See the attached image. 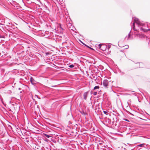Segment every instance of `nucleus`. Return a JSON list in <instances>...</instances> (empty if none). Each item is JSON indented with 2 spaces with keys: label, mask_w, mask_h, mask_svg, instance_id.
<instances>
[{
  "label": "nucleus",
  "mask_w": 150,
  "mask_h": 150,
  "mask_svg": "<svg viewBox=\"0 0 150 150\" xmlns=\"http://www.w3.org/2000/svg\"><path fill=\"white\" fill-rule=\"evenodd\" d=\"M43 135L45 136V137H47V138H49L50 137H51V136L49 135H48L47 134H45V133H44L43 134Z\"/></svg>",
  "instance_id": "nucleus-6"
},
{
  "label": "nucleus",
  "mask_w": 150,
  "mask_h": 150,
  "mask_svg": "<svg viewBox=\"0 0 150 150\" xmlns=\"http://www.w3.org/2000/svg\"><path fill=\"white\" fill-rule=\"evenodd\" d=\"M97 93L96 92H95L93 93V95L95 96L97 94Z\"/></svg>",
  "instance_id": "nucleus-9"
},
{
  "label": "nucleus",
  "mask_w": 150,
  "mask_h": 150,
  "mask_svg": "<svg viewBox=\"0 0 150 150\" xmlns=\"http://www.w3.org/2000/svg\"><path fill=\"white\" fill-rule=\"evenodd\" d=\"M143 144H141L139 145V146H140V147H142V146H143Z\"/></svg>",
  "instance_id": "nucleus-14"
},
{
  "label": "nucleus",
  "mask_w": 150,
  "mask_h": 150,
  "mask_svg": "<svg viewBox=\"0 0 150 150\" xmlns=\"http://www.w3.org/2000/svg\"><path fill=\"white\" fill-rule=\"evenodd\" d=\"M103 112L105 114H107V111H103Z\"/></svg>",
  "instance_id": "nucleus-12"
},
{
  "label": "nucleus",
  "mask_w": 150,
  "mask_h": 150,
  "mask_svg": "<svg viewBox=\"0 0 150 150\" xmlns=\"http://www.w3.org/2000/svg\"><path fill=\"white\" fill-rule=\"evenodd\" d=\"M74 66L73 65H69V67L70 68H72L74 67Z\"/></svg>",
  "instance_id": "nucleus-10"
},
{
  "label": "nucleus",
  "mask_w": 150,
  "mask_h": 150,
  "mask_svg": "<svg viewBox=\"0 0 150 150\" xmlns=\"http://www.w3.org/2000/svg\"><path fill=\"white\" fill-rule=\"evenodd\" d=\"M101 45H101V44H99V45H98V47H99V48H100V49H101Z\"/></svg>",
  "instance_id": "nucleus-8"
},
{
  "label": "nucleus",
  "mask_w": 150,
  "mask_h": 150,
  "mask_svg": "<svg viewBox=\"0 0 150 150\" xmlns=\"http://www.w3.org/2000/svg\"><path fill=\"white\" fill-rule=\"evenodd\" d=\"M135 23V22H134L133 23V27H135V25H134V23Z\"/></svg>",
  "instance_id": "nucleus-13"
},
{
  "label": "nucleus",
  "mask_w": 150,
  "mask_h": 150,
  "mask_svg": "<svg viewBox=\"0 0 150 150\" xmlns=\"http://www.w3.org/2000/svg\"><path fill=\"white\" fill-rule=\"evenodd\" d=\"M103 83L104 86L107 87L108 86V82L107 80H105L103 81Z\"/></svg>",
  "instance_id": "nucleus-3"
},
{
  "label": "nucleus",
  "mask_w": 150,
  "mask_h": 150,
  "mask_svg": "<svg viewBox=\"0 0 150 150\" xmlns=\"http://www.w3.org/2000/svg\"><path fill=\"white\" fill-rule=\"evenodd\" d=\"M120 47H123L124 49H127L129 47V46L127 45H125V46H121V45L120 46Z\"/></svg>",
  "instance_id": "nucleus-5"
},
{
  "label": "nucleus",
  "mask_w": 150,
  "mask_h": 150,
  "mask_svg": "<svg viewBox=\"0 0 150 150\" xmlns=\"http://www.w3.org/2000/svg\"><path fill=\"white\" fill-rule=\"evenodd\" d=\"M18 107L16 104H15V105H12L10 107V109L13 112H14L15 111L18 110Z\"/></svg>",
  "instance_id": "nucleus-1"
},
{
  "label": "nucleus",
  "mask_w": 150,
  "mask_h": 150,
  "mask_svg": "<svg viewBox=\"0 0 150 150\" xmlns=\"http://www.w3.org/2000/svg\"><path fill=\"white\" fill-rule=\"evenodd\" d=\"M99 88V87L98 86H95L94 88V90L98 89Z\"/></svg>",
  "instance_id": "nucleus-7"
},
{
  "label": "nucleus",
  "mask_w": 150,
  "mask_h": 150,
  "mask_svg": "<svg viewBox=\"0 0 150 150\" xmlns=\"http://www.w3.org/2000/svg\"><path fill=\"white\" fill-rule=\"evenodd\" d=\"M87 92L83 94V98L84 99H85V100H86V99L87 97Z\"/></svg>",
  "instance_id": "nucleus-4"
},
{
  "label": "nucleus",
  "mask_w": 150,
  "mask_h": 150,
  "mask_svg": "<svg viewBox=\"0 0 150 150\" xmlns=\"http://www.w3.org/2000/svg\"><path fill=\"white\" fill-rule=\"evenodd\" d=\"M89 48H91V49L93 50V49H92V48H91L90 47H89Z\"/></svg>",
  "instance_id": "nucleus-16"
},
{
  "label": "nucleus",
  "mask_w": 150,
  "mask_h": 150,
  "mask_svg": "<svg viewBox=\"0 0 150 150\" xmlns=\"http://www.w3.org/2000/svg\"><path fill=\"white\" fill-rule=\"evenodd\" d=\"M134 22L137 24L138 25L141 26L143 25V24L140 22L137 18H135L134 19Z\"/></svg>",
  "instance_id": "nucleus-2"
},
{
  "label": "nucleus",
  "mask_w": 150,
  "mask_h": 150,
  "mask_svg": "<svg viewBox=\"0 0 150 150\" xmlns=\"http://www.w3.org/2000/svg\"><path fill=\"white\" fill-rule=\"evenodd\" d=\"M133 30H134L135 31H136L137 30H136L135 28V27H134H134H133Z\"/></svg>",
  "instance_id": "nucleus-15"
},
{
  "label": "nucleus",
  "mask_w": 150,
  "mask_h": 150,
  "mask_svg": "<svg viewBox=\"0 0 150 150\" xmlns=\"http://www.w3.org/2000/svg\"><path fill=\"white\" fill-rule=\"evenodd\" d=\"M118 45L120 47V45H121V46H123V45H122L121 44L120 42H118Z\"/></svg>",
  "instance_id": "nucleus-11"
}]
</instances>
